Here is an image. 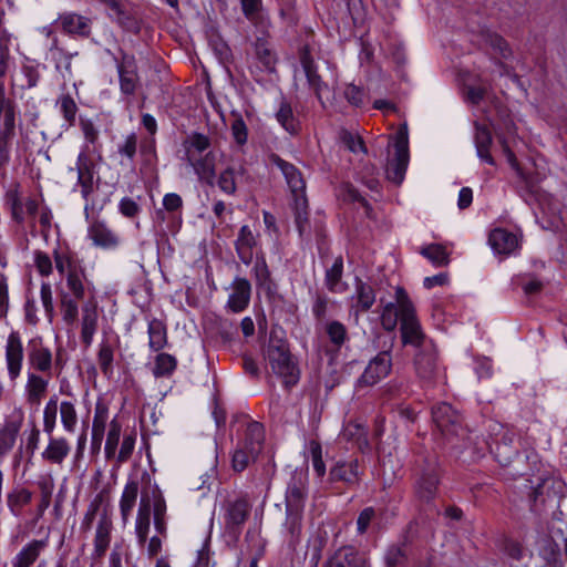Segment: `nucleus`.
I'll use <instances>...</instances> for the list:
<instances>
[{
    "instance_id": "obj_1",
    "label": "nucleus",
    "mask_w": 567,
    "mask_h": 567,
    "mask_svg": "<svg viewBox=\"0 0 567 567\" xmlns=\"http://www.w3.org/2000/svg\"><path fill=\"white\" fill-rule=\"evenodd\" d=\"M52 256L54 268L61 278L56 286L61 319L66 327H74L80 322L81 341L89 348L99 329L94 284L90 279L84 259L70 248L56 247Z\"/></svg>"
},
{
    "instance_id": "obj_2",
    "label": "nucleus",
    "mask_w": 567,
    "mask_h": 567,
    "mask_svg": "<svg viewBox=\"0 0 567 567\" xmlns=\"http://www.w3.org/2000/svg\"><path fill=\"white\" fill-rule=\"evenodd\" d=\"M272 163L282 173L293 198L295 220L302 234L308 224V199L306 196V182L301 172L291 163L286 162L277 155L271 156Z\"/></svg>"
},
{
    "instance_id": "obj_3",
    "label": "nucleus",
    "mask_w": 567,
    "mask_h": 567,
    "mask_svg": "<svg viewBox=\"0 0 567 567\" xmlns=\"http://www.w3.org/2000/svg\"><path fill=\"white\" fill-rule=\"evenodd\" d=\"M395 301L400 306L402 343L420 350L425 349L427 344H434L423 332L421 323L416 318L414 306L406 291L401 287H398L395 290Z\"/></svg>"
},
{
    "instance_id": "obj_4",
    "label": "nucleus",
    "mask_w": 567,
    "mask_h": 567,
    "mask_svg": "<svg viewBox=\"0 0 567 567\" xmlns=\"http://www.w3.org/2000/svg\"><path fill=\"white\" fill-rule=\"evenodd\" d=\"M266 359L271 371L282 380L286 388L298 383L300 370L286 342L281 340L270 341L266 351Z\"/></svg>"
},
{
    "instance_id": "obj_5",
    "label": "nucleus",
    "mask_w": 567,
    "mask_h": 567,
    "mask_svg": "<svg viewBox=\"0 0 567 567\" xmlns=\"http://www.w3.org/2000/svg\"><path fill=\"white\" fill-rule=\"evenodd\" d=\"M28 372L52 377L53 372L62 370L59 352L54 355L41 338L31 339L27 346Z\"/></svg>"
},
{
    "instance_id": "obj_6",
    "label": "nucleus",
    "mask_w": 567,
    "mask_h": 567,
    "mask_svg": "<svg viewBox=\"0 0 567 567\" xmlns=\"http://www.w3.org/2000/svg\"><path fill=\"white\" fill-rule=\"evenodd\" d=\"M264 441L262 429L259 423H251L247 430V439L244 446L237 449L233 455V468L243 472L251 460H255L261 451Z\"/></svg>"
},
{
    "instance_id": "obj_7",
    "label": "nucleus",
    "mask_w": 567,
    "mask_h": 567,
    "mask_svg": "<svg viewBox=\"0 0 567 567\" xmlns=\"http://www.w3.org/2000/svg\"><path fill=\"white\" fill-rule=\"evenodd\" d=\"M409 165V136L406 126L401 127L395 137V155L386 167V178L394 184H401Z\"/></svg>"
},
{
    "instance_id": "obj_8",
    "label": "nucleus",
    "mask_w": 567,
    "mask_h": 567,
    "mask_svg": "<svg viewBox=\"0 0 567 567\" xmlns=\"http://www.w3.org/2000/svg\"><path fill=\"white\" fill-rule=\"evenodd\" d=\"M414 365L423 386H432L441 377L435 344H427L415 354Z\"/></svg>"
},
{
    "instance_id": "obj_9",
    "label": "nucleus",
    "mask_w": 567,
    "mask_h": 567,
    "mask_svg": "<svg viewBox=\"0 0 567 567\" xmlns=\"http://www.w3.org/2000/svg\"><path fill=\"white\" fill-rule=\"evenodd\" d=\"M250 504L245 496L228 499L223 506V519L228 533L238 535L249 517Z\"/></svg>"
},
{
    "instance_id": "obj_10",
    "label": "nucleus",
    "mask_w": 567,
    "mask_h": 567,
    "mask_svg": "<svg viewBox=\"0 0 567 567\" xmlns=\"http://www.w3.org/2000/svg\"><path fill=\"white\" fill-rule=\"evenodd\" d=\"M432 419L437 430L447 439L463 432L462 417L449 403L442 402L434 405Z\"/></svg>"
},
{
    "instance_id": "obj_11",
    "label": "nucleus",
    "mask_w": 567,
    "mask_h": 567,
    "mask_svg": "<svg viewBox=\"0 0 567 567\" xmlns=\"http://www.w3.org/2000/svg\"><path fill=\"white\" fill-rule=\"evenodd\" d=\"M391 367V354L386 351L380 352L368 363L363 373L357 381V388H367L377 384L390 373Z\"/></svg>"
},
{
    "instance_id": "obj_12",
    "label": "nucleus",
    "mask_w": 567,
    "mask_h": 567,
    "mask_svg": "<svg viewBox=\"0 0 567 567\" xmlns=\"http://www.w3.org/2000/svg\"><path fill=\"white\" fill-rule=\"evenodd\" d=\"M23 343L18 331H11L4 346V359L9 379L16 381L22 371L23 365Z\"/></svg>"
},
{
    "instance_id": "obj_13",
    "label": "nucleus",
    "mask_w": 567,
    "mask_h": 567,
    "mask_svg": "<svg viewBox=\"0 0 567 567\" xmlns=\"http://www.w3.org/2000/svg\"><path fill=\"white\" fill-rule=\"evenodd\" d=\"M86 236L93 246L105 250L115 249L121 244L120 235L99 218L90 220Z\"/></svg>"
},
{
    "instance_id": "obj_14",
    "label": "nucleus",
    "mask_w": 567,
    "mask_h": 567,
    "mask_svg": "<svg viewBox=\"0 0 567 567\" xmlns=\"http://www.w3.org/2000/svg\"><path fill=\"white\" fill-rule=\"evenodd\" d=\"M323 567H371L365 554L355 547L346 545L328 555Z\"/></svg>"
},
{
    "instance_id": "obj_15",
    "label": "nucleus",
    "mask_w": 567,
    "mask_h": 567,
    "mask_svg": "<svg viewBox=\"0 0 567 567\" xmlns=\"http://www.w3.org/2000/svg\"><path fill=\"white\" fill-rule=\"evenodd\" d=\"M51 377H44L35 372H27V381L23 388L25 404L30 410L37 411L49 389Z\"/></svg>"
},
{
    "instance_id": "obj_16",
    "label": "nucleus",
    "mask_w": 567,
    "mask_h": 567,
    "mask_svg": "<svg viewBox=\"0 0 567 567\" xmlns=\"http://www.w3.org/2000/svg\"><path fill=\"white\" fill-rule=\"evenodd\" d=\"M112 532V518L106 513V511H103L99 516V520L94 530L93 549L91 553V558L93 560L99 561L105 557L106 551L111 545Z\"/></svg>"
},
{
    "instance_id": "obj_17",
    "label": "nucleus",
    "mask_w": 567,
    "mask_h": 567,
    "mask_svg": "<svg viewBox=\"0 0 567 567\" xmlns=\"http://www.w3.org/2000/svg\"><path fill=\"white\" fill-rule=\"evenodd\" d=\"M23 421L24 412L21 408H14L7 416L3 426L0 429L1 455L9 453L13 449Z\"/></svg>"
},
{
    "instance_id": "obj_18",
    "label": "nucleus",
    "mask_w": 567,
    "mask_h": 567,
    "mask_svg": "<svg viewBox=\"0 0 567 567\" xmlns=\"http://www.w3.org/2000/svg\"><path fill=\"white\" fill-rule=\"evenodd\" d=\"M439 470L434 463L429 464L422 471L420 477L415 482V494L420 501L429 503L435 497L439 486Z\"/></svg>"
},
{
    "instance_id": "obj_19",
    "label": "nucleus",
    "mask_w": 567,
    "mask_h": 567,
    "mask_svg": "<svg viewBox=\"0 0 567 567\" xmlns=\"http://www.w3.org/2000/svg\"><path fill=\"white\" fill-rule=\"evenodd\" d=\"M362 471L355 458L340 460L330 468L329 478L331 482H342L348 486H354L360 482Z\"/></svg>"
},
{
    "instance_id": "obj_20",
    "label": "nucleus",
    "mask_w": 567,
    "mask_h": 567,
    "mask_svg": "<svg viewBox=\"0 0 567 567\" xmlns=\"http://www.w3.org/2000/svg\"><path fill=\"white\" fill-rule=\"evenodd\" d=\"M269 35L257 37L254 43L255 66L267 73H272L276 70L277 54L268 41Z\"/></svg>"
},
{
    "instance_id": "obj_21",
    "label": "nucleus",
    "mask_w": 567,
    "mask_h": 567,
    "mask_svg": "<svg viewBox=\"0 0 567 567\" xmlns=\"http://www.w3.org/2000/svg\"><path fill=\"white\" fill-rule=\"evenodd\" d=\"M71 453V444L64 436L48 435V444L41 453L43 461L62 465Z\"/></svg>"
},
{
    "instance_id": "obj_22",
    "label": "nucleus",
    "mask_w": 567,
    "mask_h": 567,
    "mask_svg": "<svg viewBox=\"0 0 567 567\" xmlns=\"http://www.w3.org/2000/svg\"><path fill=\"white\" fill-rule=\"evenodd\" d=\"M231 290L227 300V308L235 313L244 311L250 301V282L246 278L236 277L231 284Z\"/></svg>"
},
{
    "instance_id": "obj_23",
    "label": "nucleus",
    "mask_w": 567,
    "mask_h": 567,
    "mask_svg": "<svg viewBox=\"0 0 567 567\" xmlns=\"http://www.w3.org/2000/svg\"><path fill=\"white\" fill-rule=\"evenodd\" d=\"M7 202L10 206L12 218L19 224H22L27 216L33 217L39 209L37 199L31 197L21 198L17 192L9 193Z\"/></svg>"
},
{
    "instance_id": "obj_24",
    "label": "nucleus",
    "mask_w": 567,
    "mask_h": 567,
    "mask_svg": "<svg viewBox=\"0 0 567 567\" xmlns=\"http://www.w3.org/2000/svg\"><path fill=\"white\" fill-rule=\"evenodd\" d=\"M48 546L47 539H32L12 558L11 567H31Z\"/></svg>"
},
{
    "instance_id": "obj_25",
    "label": "nucleus",
    "mask_w": 567,
    "mask_h": 567,
    "mask_svg": "<svg viewBox=\"0 0 567 567\" xmlns=\"http://www.w3.org/2000/svg\"><path fill=\"white\" fill-rule=\"evenodd\" d=\"M56 22L68 34L87 37L91 31V20L75 12H63L58 17Z\"/></svg>"
},
{
    "instance_id": "obj_26",
    "label": "nucleus",
    "mask_w": 567,
    "mask_h": 567,
    "mask_svg": "<svg viewBox=\"0 0 567 567\" xmlns=\"http://www.w3.org/2000/svg\"><path fill=\"white\" fill-rule=\"evenodd\" d=\"M257 235L254 234L250 227L248 225L241 226L235 240V249L243 264H251L254 248L257 246Z\"/></svg>"
},
{
    "instance_id": "obj_27",
    "label": "nucleus",
    "mask_w": 567,
    "mask_h": 567,
    "mask_svg": "<svg viewBox=\"0 0 567 567\" xmlns=\"http://www.w3.org/2000/svg\"><path fill=\"white\" fill-rule=\"evenodd\" d=\"M186 162L193 167L200 181L208 185L214 184L216 177V157L213 152H208L202 157L189 155V159Z\"/></svg>"
},
{
    "instance_id": "obj_28",
    "label": "nucleus",
    "mask_w": 567,
    "mask_h": 567,
    "mask_svg": "<svg viewBox=\"0 0 567 567\" xmlns=\"http://www.w3.org/2000/svg\"><path fill=\"white\" fill-rule=\"evenodd\" d=\"M306 495V477L301 474L295 475L286 492V509L303 511Z\"/></svg>"
},
{
    "instance_id": "obj_29",
    "label": "nucleus",
    "mask_w": 567,
    "mask_h": 567,
    "mask_svg": "<svg viewBox=\"0 0 567 567\" xmlns=\"http://www.w3.org/2000/svg\"><path fill=\"white\" fill-rule=\"evenodd\" d=\"M488 243L492 249L499 255H509L518 248L517 236L503 228L492 230Z\"/></svg>"
},
{
    "instance_id": "obj_30",
    "label": "nucleus",
    "mask_w": 567,
    "mask_h": 567,
    "mask_svg": "<svg viewBox=\"0 0 567 567\" xmlns=\"http://www.w3.org/2000/svg\"><path fill=\"white\" fill-rule=\"evenodd\" d=\"M121 92L127 95L134 94L138 81L136 65L132 56L125 55L117 65Z\"/></svg>"
},
{
    "instance_id": "obj_31",
    "label": "nucleus",
    "mask_w": 567,
    "mask_h": 567,
    "mask_svg": "<svg viewBox=\"0 0 567 567\" xmlns=\"http://www.w3.org/2000/svg\"><path fill=\"white\" fill-rule=\"evenodd\" d=\"M148 347L152 351L158 352L168 343L167 327L163 320L152 318L147 323Z\"/></svg>"
},
{
    "instance_id": "obj_32",
    "label": "nucleus",
    "mask_w": 567,
    "mask_h": 567,
    "mask_svg": "<svg viewBox=\"0 0 567 567\" xmlns=\"http://www.w3.org/2000/svg\"><path fill=\"white\" fill-rule=\"evenodd\" d=\"M140 484L138 481L130 478L123 489L120 499V512L123 524H126L130 519L132 511L136 504L138 495Z\"/></svg>"
},
{
    "instance_id": "obj_33",
    "label": "nucleus",
    "mask_w": 567,
    "mask_h": 567,
    "mask_svg": "<svg viewBox=\"0 0 567 567\" xmlns=\"http://www.w3.org/2000/svg\"><path fill=\"white\" fill-rule=\"evenodd\" d=\"M474 142L476 147V154L481 158V161L494 166L495 159L491 154L493 138L489 130L485 125H476Z\"/></svg>"
},
{
    "instance_id": "obj_34",
    "label": "nucleus",
    "mask_w": 567,
    "mask_h": 567,
    "mask_svg": "<svg viewBox=\"0 0 567 567\" xmlns=\"http://www.w3.org/2000/svg\"><path fill=\"white\" fill-rule=\"evenodd\" d=\"M352 300L354 303L352 307L355 310V313L368 311L375 301V293L373 288L363 282L361 279H355V293L352 296Z\"/></svg>"
},
{
    "instance_id": "obj_35",
    "label": "nucleus",
    "mask_w": 567,
    "mask_h": 567,
    "mask_svg": "<svg viewBox=\"0 0 567 567\" xmlns=\"http://www.w3.org/2000/svg\"><path fill=\"white\" fill-rule=\"evenodd\" d=\"M151 527V508L148 502L142 499L136 522H135V536L138 546L144 547L147 542V536Z\"/></svg>"
},
{
    "instance_id": "obj_36",
    "label": "nucleus",
    "mask_w": 567,
    "mask_h": 567,
    "mask_svg": "<svg viewBox=\"0 0 567 567\" xmlns=\"http://www.w3.org/2000/svg\"><path fill=\"white\" fill-rule=\"evenodd\" d=\"M555 482L550 477L543 478L533 489L530 495L533 501V509L538 512L540 506L545 505L548 501L556 498V492L554 489Z\"/></svg>"
},
{
    "instance_id": "obj_37",
    "label": "nucleus",
    "mask_w": 567,
    "mask_h": 567,
    "mask_svg": "<svg viewBox=\"0 0 567 567\" xmlns=\"http://www.w3.org/2000/svg\"><path fill=\"white\" fill-rule=\"evenodd\" d=\"M31 499V491L24 487L13 488L6 496L7 506L14 517L22 515L23 507L30 504Z\"/></svg>"
},
{
    "instance_id": "obj_38",
    "label": "nucleus",
    "mask_w": 567,
    "mask_h": 567,
    "mask_svg": "<svg viewBox=\"0 0 567 567\" xmlns=\"http://www.w3.org/2000/svg\"><path fill=\"white\" fill-rule=\"evenodd\" d=\"M1 116H3V127H7V131L14 130L17 104L14 100L7 96L3 80H0V117Z\"/></svg>"
},
{
    "instance_id": "obj_39",
    "label": "nucleus",
    "mask_w": 567,
    "mask_h": 567,
    "mask_svg": "<svg viewBox=\"0 0 567 567\" xmlns=\"http://www.w3.org/2000/svg\"><path fill=\"white\" fill-rule=\"evenodd\" d=\"M302 529V511H288L286 509V520L284 524V530L288 543L291 546H296L299 543V537Z\"/></svg>"
},
{
    "instance_id": "obj_40",
    "label": "nucleus",
    "mask_w": 567,
    "mask_h": 567,
    "mask_svg": "<svg viewBox=\"0 0 567 567\" xmlns=\"http://www.w3.org/2000/svg\"><path fill=\"white\" fill-rule=\"evenodd\" d=\"M109 421V409L104 404L97 403L94 410L92 423V444L101 446L105 434V427Z\"/></svg>"
},
{
    "instance_id": "obj_41",
    "label": "nucleus",
    "mask_w": 567,
    "mask_h": 567,
    "mask_svg": "<svg viewBox=\"0 0 567 567\" xmlns=\"http://www.w3.org/2000/svg\"><path fill=\"white\" fill-rule=\"evenodd\" d=\"M301 65L310 87L315 91L317 97L320 100L322 91L327 89V85L322 82L320 75L317 73L315 62L307 52L301 56Z\"/></svg>"
},
{
    "instance_id": "obj_42",
    "label": "nucleus",
    "mask_w": 567,
    "mask_h": 567,
    "mask_svg": "<svg viewBox=\"0 0 567 567\" xmlns=\"http://www.w3.org/2000/svg\"><path fill=\"white\" fill-rule=\"evenodd\" d=\"M114 346L107 339L99 344L97 363L104 377L111 378L114 372Z\"/></svg>"
},
{
    "instance_id": "obj_43",
    "label": "nucleus",
    "mask_w": 567,
    "mask_h": 567,
    "mask_svg": "<svg viewBox=\"0 0 567 567\" xmlns=\"http://www.w3.org/2000/svg\"><path fill=\"white\" fill-rule=\"evenodd\" d=\"M59 414L63 430L66 433H74L79 423L75 403L69 400L61 401Z\"/></svg>"
},
{
    "instance_id": "obj_44",
    "label": "nucleus",
    "mask_w": 567,
    "mask_h": 567,
    "mask_svg": "<svg viewBox=\"0 0 567 567\" xmlns=\"http://www.w3.org/2000/svg\"><path fill=\"white\" fill-rule=\"evenodd\" d=\"M251 272L254 275L256 286L258 288H261L266 291H271L274 285L270 276V270L262 255H257Z\"/></svg>"
},
{
    "instance_id": "obj_45",
    "label": "nucleus",
    "mask_w": 567,
    "mask_h": 567,
    "mask_svg": "<svg viewBox=\"0 0 567 567\" xmlns=\"http://www.w3.org/2000/svg\"><path fill=\"white\" fill-rule=\"evenodd\" d=\"M177 368V359L169 353H158L154 360L152 372L155 378H169Z\"/></svg>"
},
{
    "instance_id": "obj_46",
    "label": "nucleus",
    "mask_w": 567,
    "mask_h": 567,
    "mask_svg": "<svg viewBox=\"0 0 567 567\" xmlns=\"http://www.w3.org/2000/svg\"><path fill=\"white\" fill-rule=\"evenodd\" d=\"M185 150V159H189L190 156H197L205 152L210 146V140L208 136L200 133H193L183 143Z\"/></svg>"
},
{
    "instance_id": "obj_47",
    "label": "nucleus",
    "mask_w": 567,
    "mask_h": 567,
    "mask_svg": "<svg viewBox=\"0 0 567 567\" xmlns=\"http://www.w3.org/2000/svg\"><path fill=\"white\" fill-rule=\"evenodd\" d=\"M276 118L278 123L290 134H293L298 131V122L293 115L292 107L290 103L286 100H281L279 104V109L276 112Z\"/></svg>"
},
{
    "instance_id": "obj_48",
    "label": "nucleus",
    "mask_w": 567,
    "mask_h": 567,
    "mask_svg": "<svg viewBox=\"0 0 567 567\" xmlns=\"http://www.w3.org/2000/svg\"><path fill=\"white\" fill-rule=\"evenodd\" d=\"M59 408L60 404L56 395H52L44 405L43 431L47 435H51L56 427Z\"/></svg>"
},
{
    "instance_id": "obj_49",
    "label": "nucleus",
    "mask_w": 567,
    "mask_h": 567,
    "mask_svg": "<svg viewBox=\"0 0 567 567\" xmlns=\"http://www.w3.org/2000/svg\"><path fill=\"white\" fill-rule=\"evenodd\" d=\"M343 272V260L341 257L334 259L332 266L326 271V286L331 292H342L340 280Z\"/></svg>"
},
{
    "instance_id": "obj_50",
    "label": "nucleus",
    "mask_w": 567,
    "mask_h": 567,
    "mask_svg": "<svg viewBox=\"0 0 567 567\" xmlns=\"http://www.w3.org/2000/svg\"><path fill=\"white\" fill-rule=\"evenodd\" d=\"M122 426L116 419H113L110 422L109 432L106 435V442L104 446L105 456L107 460L114 458L116 455L120 435H121Z\"/></svg>"
},
{
    "instance_id": "obj_51",
    "label": "nucleus",
    "mask_w": 567,
    "mask_h": 567,
    "mask_svg": "<svg viewBox=\"0 0 567 567\" xmlns=\"http://www.w3.org/2000/svg\"><path fill=\"white\" fill-rule=\"evenodd\" d=\"M483 43L486 47L492 48L494 51L498 52L499 55L504 59H507L511 55V49L507 42L497 33L491 31H484L482 33Z\"/></svg>"
},
{
    "instance_id": "obj_52",
    "label": "nucleus",
    "mask_w": 567,
    "mask_h": 567,
    "mask_svg": "<svg viewBox=\"0 0 567 567\" xmlns=\"http://www.w3.org/2000/svg\"><path fill=\"white\" fill-rule=\"evenodd\" d=\"M399 320L401 321L399 302L386 303L381 312V324L383 329L386 331H393Z\"/></svg>"
},
{
    "instance_id": "obj_53",
    "label": "nucleus",
    "mask_w": 567,
    "mask_h": 567,
    "mask_svg": "<svg viewBox=\"0 0 567 567\" xmlns=\"http://www.w3.org/2000/svg\"><path fill=\"white\" fill-rule=\"evenodd\" d=\"M244 17L252 24L257 32L261 33V35H269L271 21L266 8L259 9L258 11Z\"/></svg>"
},
{
    "instance_id": "obj_54",
    "label": "nucleus",
    "mask_w": 567,
    "mask_h": 567,
    "mask_svg": "<svg viewBox=\"0 0 567 567\" xmlns=\"http://www.w3.org/2000/svg\"><path fill=\"white\" fill-rule=\"evenodd\" d=\"M58 105L63 118L68 123V126H73L78 113V105L70 94H62L58 99Z\"/></svg>"
},
{
    "instance_id": "obj_55",
    "label": "nucleus",
    "mask_w": 567,
    "mask_h": 567,
    "mask_svg": "<svg viewBox=\"0 0 567 567\" xmlns=\"http://www.w3.org/2000/svg\"><path fill=\"white\" fill-rule=\"evenodd\" d=\"M385 567H404L406 563L405 545H391L384 554Z\"/></svg>"
},
{
    "instance_id": "obj_56",
    "label": "nucleus",
    "mask_w": 567,
    "mask_h": 567,
    "mask_svg": "<svg viewBox=\"0 0 567 567\" xmlns=\"http://www.w3.org/2000/svg\"><path fill=\"white\" fill-rule=\"evenodd\" d=\"M11 35L8 31L1 30L0 33V80L6 76L10 63Z\"/></svg>"
},
{
    "instance_id": "obj_57",
    "label": "nucleus",
    "mask_w": 567,
    "mask_h": 567,
    "mask_svg": "<svg viewBox=\"0 0 567 567\" xmlns=\"http://www.w3.org/2000/svg\"><path fill=\"white\" fill-rule=\"evenodd\" d=\"M104 491L100 492L90 502L87 509L83 516L81 522V529L87 532L92 528L93 520L97 515L100 507L104 501Z\"/></svg>"
},
{
    "instance_id": "obj_58",
    "label": "nucleus",
    "mask_w": 567,
    "mask_h": 567,
    "mask_svg": "<svg viewBox=\"0 0 567 567\" xmlns=\"http://www.w3.org/2000/svg\"><path fill=\"white\" fill-rule=\"evenodd\" d=\"M217 186L223 193L227 195H234L236 193V171L234 167L228 166L220 172L217 178Z\"/></svg>"
},
{
    "instance_id": "obj_59",
    "label": "nucleus",
    "mask_w": 567,
    "mask_h": 567,
    "mask_svg": "<svg viewBox=\"0 0 567 567\" xmlns=\"http://www.w3.org/2000/svg\"><path fill=\"white\" fill-rule=\"evenodd\" d=\"M326 332L329 337L330 342L336 347L340 348L344 344L348 339L347 328L339 321H330L327 323Z\"/></svg>"
},
{
    "instance_id": "obj_60",
    "label": "nucleus",
    "mask_w": 567,
    "mask_h": 567,
    "mask_svg": "<svg viewBox=\"0 0 567 567\" xmlns=\"http://www.w3.org/2000/svg\"><path fill=\"white\" fill-rule=\"evenodd\" d=\"M422 255L435 266H445L449 264V254L441 245H429L422 249Z\"/></svg>"
},
{
    "instance_id": "obj_61",
    "label": "nucleus",
    "mask_w": 567,
    "mask_h": 567,
    "mask_svg": "<svg viewBox=\"0 0 567 567\" xmlns=\"http://www.w3.org/2000/svg\"><path fill=\"white\" fill-rule=\"evenodd\" d=\"M309 453L312 461V466L318 477H323L326 474V464L322 458V447L318 441H310L308 444Z\"/></svg>"
},
{
    "instance_id": "obj_62",
    "label": "nucleus",
    "mask_w": 567,
    "mask_h": 567,
    "mask_svg": "<svg viewBox=\"0 0 567 567\" xmlns=\"http://www.w3.org/2000/svg\"><path fill=\"white\" fill-rule=\"evenodd\" d=\"M80 126L82 130V133L85 138V144L91 148V153L99 152V147L96 145L99 140V130L95 127L92 121L90 120H81Z\"/></svg>"
},
{
    "instance_id": "obj_63",
    "label": "nucleus",
    "mask_w": 567,
    "mask_h": 567,
    "mask_svg": "<svg viewBox=\"0 0 567 567\" xmlns=\"http://www.w3.org/2000/svg\"><path fill=\"white\" fill-rule=\"evenodd\" d=\"M33 261L37 271L42 277H49L53 272V261L51 257L41 250H35L33 254Z\"/></svg>"
},
{
    "instance_id": "obj_64",
    "label": "nucleus",
    "mask_w": 567,
    "mask_h": 567,
    "mask_svg": "<svg viewBox=\"0 0 567 567\" xmlns=\"http://www.w3.org/2000/svg\"><path fill=\"white\" fill-rule=\"evenodd\" d=\"M90 153L91 148L87 145H83L75 163V171L78 173V176L80 174L82 175L94 172V164L89 156Z\"/></svg>"
}]
</instances>
